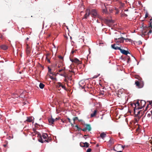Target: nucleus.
I'll list each match as a JSON object with an SVG mask.
<instances>
[{
	"instance_id": "f257e3e1",
	"label": "nucleus",
	"mask_w": 152,
	"mask_h": 152,
	"mask_svg": "<svg viewBox=\"0 0 152 152\" xmlns=\"http://www.w3.org/2000/svg\"><path fill=\"white\" fill-rule=\"evenodd\" d=\"M38 137L39 141L42 143L44 142H49L51 141V139L49 138V137L46 133H43L42 135L40 134H38Z\"/></svg>"
},
{
	"instance_id": "f03ea898",
	"label": "nucleus",
	"mask_w": 152,
	"mask_h": 152,
	"mask_svg": "<svg viewBox=\"0 0 152 152\" xmlns=\"http://www.w3.org/2000/svg\"><path fill=\"white\" fill-rule=\"evenodd\" d=\"M148 29V27H144L143 28V30L142 31L141 36L142 37L148 34V32H147Z\"/></svg>"
},
{
	"instance_id": "7ed1b4c3",
	"label": "nucleus",
	"mask_w": 152,
	"mask_h": 152,
	"mask_svg": "<svg viewBox=\"0 0 152 152\" xmlns=\"http://www.w3.org/2000/svg\"><path fill=\"white\" fill-rule=\"evenodd\" d=\"M135 84L139 88H141L143 87V85L141 80H136L135 81Z\"/></svg>"
},
{
	"instance_id": "20e7f679",
	"label": "nucleus",
	"mask_w": 152,
	"mask_h": 152,
	"mask_svg": "<svg viewBox=\"0 0 152 152\" xmlns=\"http://www.w3.org/2000/svg\"><path fill=\"white\" fill-rule=\"evenodd\" d=\"M139 100H138L136 102H135L131 104V106L133 107H134V113L135 112V108L137 107V106H139L138 107H140L139 106H140V103H139Z\"/></svg>"
},
{
	"instance_id": "39448f33",
	"label": "nucleus",
	"mask_w": 152,
	"mask_h": 152,
	"mask_svg": "<svg viewBox=\"0 0 152 152\" xmlns=\"http://www.w3.org/2000/svg\"><path fill=\"white\" fill-rule=\"evenodd\" d=\"M103 22L108 26H110L111 24L113 23L112 20H108L106 19H104L103 20Z\"/></svg>"
},
{
	"instance_id": "423d86ee",
	"label": "nucleus",
	"mask_w": 152,
	"mask_h": 152,
	"mask_svg": "<svg viewBox=\"0 0 152 152\" xmlns=\"http://www.w3.org/2000/svg\"><path fill=\"white\" fill-rule=\"evenodd\" d=\"M98 14L96 10L93 9L90 10V14L92 17H96Z\"/></svg>"
},
{
	"instance_id": "0eeeda50",
	"label": "nucleus",
	"mask_w": 152,
	"mask_h": 152,
	"mask_svg": "<svg viewBox=\"0 0 152 152\" xmlns=\"http://www.w3.org/2000/svg\"><path fill=\"white\" fill-rule=\"evenodd\" d=\"M61 75L64 77L65 79H67L68 80H72V75L61 74Z\"/></svg>"
},
{
	"instance_id": "6e6552de",
	"label": "nucleus",
	"mask_w": 152,
	"mask_h": 152,
	"mask_svg": "<svg viewBox=\"0 0 152 152\" xmlns=\"http://www.w3.org/2000/svg\"><path fill=\"white\" fill-rule=\"evenodd\" d=\"M86 13L84 15V18H87L90 15V10L87 9L86 10Z\"/></svg>"
},
{
	"instance_id": "1a4fd4ad",
	"label": "nucleus",
	"mask_w": 152,
	"mask_h": 152,
	"mask_svg": "<svg viewBox=\"0 0 152 152\" xmlns=\"http://www.w3.org/2000/svg\"><path fill=\"white\" fill-rule=\"evenodd\" d=\"M115 40H118L119 42L120 43H123L124 40V38L123 37H117L115 38Z\"/></svg>"
},
{
	"instance_id": "9d476101",
	"label": "nucleus",
	"mask_w": 152,
	"mask_h": 152,
	"mask_svg": "<svg viewBox=\"0 0 152 152\" xmlns=\"http://www.w3.org/2000/svg\"><path fill=\"white\" fill-rule=\"evenodd\" d=\"M102 7L103 9L102 10L103 13H107V10L105 4H103Z\"/></svg>"
},
{
	"instance_id": "9b49d317",
	"label": "nucleus",
	"mask_w": 152,
	"mask_h": 152,
	"mask_svg": "<svg viewBox=\"0 0 152 152\" xmlns=\"http://www.w3.org/2000/svg\"><path fill=\"white\" fill-rule=\"evenodd\" d=\"M141 107H138L137 109H141L142 107H144V106L146 104V102H145V101L144 100H141Z\"/></svg>"
},
{
	"instance_id": "f8f14e48",
	"label": "nucleus",
	"mask_w": 152,
	"mask_h": 152,
	"mask_svg": "<svg viewBox=\"0 0 152 152\" xmlns=\"http://www.w3.org/2000/svg\"><path fill=\"white\" fill-rule=\"evenodd\" d=\"M119 50L121 53L125 55H127L128 53H129L128 51L126 50L121 48H120Z\"/></svg>"
},
{
	"instance_id": "ddd939ff",
	"label": "nucleus",
	"mask_w": 152,
	"mask_h": 152,
	"mask_svg": "<svg viewBox=\"0 0 152 152\" xmlns=\"http://www.w3.org/2000/svg\"><path fill=\"white\" fill-rule=\"evenodd\" d=\"M144 113V111L142 110H140L138 111L137 112V116L138 117H141L143 115V114Z\"/></svg>"
},
{
	"instance_id": "4468645a",
	"label": "nucleus",
	"mask_w": 152,
	"mask_h": 152,
	"mask_svg": "<svg viewBox=\"0 0 152 152\" xmlns=\"http://www.w3.org/2000/svg\"><path fill=\"white\" fill-rule=\"evenodd\" d=\"M49 123L50 125H52L53 124V123L54 122V119L52 117L49 118L48 119Z\"/></svg>"
},
{
	"instance_id": "2eb2a0df",
	"label": "nucleus",
	"mask_w": 152,
	"mask_h": 152,
	"mask_svg": "<svg viewBox=\"0 0 152 152\" xmlns=\"http://www.w3.org/2000/svg\"><path fill=\"white\" fill-rule=\"evenodd\" d=\"M111 47L113 49L115 50H119L120 48L119 47L116 45L115 44L112 45H111Z\"/></svg>"
},
{
	"instance_id": "dca6fc26",
	"label": "nucleus",
	"mask_w": 152,
	"mask_h": 152,
	"mask_svg": "<svg viewBox=\"0 0 152 152\" xmlns=\"http://www.w3.org/2000/svg\"><path fill=\"white\" fill-rule=\"evenodd\" d=\"M0 48L4 50H6L8 48V47L6 45H2L0 46Z\"/></svg>"
},
{
	"instance_id": "f3484780",
	"label": "nucleus",
	"mask_w": 152,
	"mask_h": 152,
	"mask_svg": "<svg viewBox=\"0 0 152 152\" xmlns=\"http://www.w3.org/2000/svg\"><path fill=\"white\" fill-rule=\"evenodd\" d=\"M100 136L102 139H104L106 137V134L105 133L103 132L100 134Z\"/></svg>"
},
{
	"instance_id": "a211bd4d",
	"label": "nucleus",
	"mask_w": 152,
	"mask_h": 152,
	"mask_svg": "<svg viewBox=\"0 0 152 152\" xmlns=\"http://www.w3.org/2000/svg\"><path fill=\"white\" fill-rule=\"evenodd\" d=\"M86 128L87 130H88L89 131H90L91 130V126L89 124H86Z\"/></svg>"
},
{
	"instance_id": "6ab92c4d",
	"label": "nucleus",
	"mask_w": 152,
	"mask_h": 152,
	"mask_svg": "<svg viewBox=\"0 0 152 152\" xmlns=\"http://www.w3.org/2000/svg\"><path fill=\"white\" fill-rule=\"evenodd\" d=\"M74 62L78 64H81V62L77 58H75L74 59Z\"/></svg>"
},
{
	"instance_id": "aec40b11",
	"label": "nucleus",
	"mask_w": 152,
	"mask_h": 152,
	"mask_svg": "<svg viewBox=\"0 0 152 152\" xmlns=\"http://www.w3.org/2000/svg\"><path fill=\"white\" fill-rule=\"evenodd\" d=\"M97 113V110H95L93 113L91 114V117H93L95 116L96 115Z\"/></svg>"
},
{
	"instance_id": "412c9836",
	"label": "nucleus",
	"mask_w": 152,
	"mask_h": 152,
	"mask_svg": "<svg viewBox=\"0 0 152 152\" xmlns=\"http://www.w3.org/2000/svg\"><path fill=\"white\" fill-rule=\"evenodd\" d=\"M56 84V87L58 88H59L60 87H61L62 84L61 83L59 82L57 83Z\"/></svg>"
},
{
	"instance_id": "4be33fe9",
	"label": "nucleus",
	"mask_w": 152,
	"mask_h": 152,
	"mask_svg": "<svg viewBox=\"0 0 152 152\" xmlns=\"http://www.w3.org/2000/svg\"><path fill=\"white\" fill-rule=\"evenodd\" d=\"M32 117H27V119L26 121L29 122H31L32 121Z\"/></svg>"
},
{
	"instance_id": "5701e85b",
	"label": "nucleus",
	"mask_w": 152,
	"mask_h": 152,
	"mask_svg": "<svg viewBox=\"0 0 152 152\" xmlns=\"http://www.w3.org/2000/svg\"><path fill=\"white\" fill-rule=\"evenodd\" d=\"M89 144L87 142H85L84 143V144L83 145L84 147H86V148H88L89 146Z\"/></svg>"
},
{
	"instance_id": "b1692460",
	"label": "nucleus",
	"mask_w": 152,
	"mask_h": 152,
	"mask_svg": "<svg viewBox=\"0 0 152 152\" xmlns=\"http://www.w3.org/2000/svg\"><path fill=\"white\" fill-rule=\"evenodd\" d=\"M96 17H97L100 20H101L103 21V20L104 19H103L98 14H97V15H96Z\"/></svg>"
},
{
	"instance_id": "393cba45",
	"label": "nucleus",
	"mask_w": 152,
	"mask_h": 152,
	"mask_svg": "<svg viewBox=\"0 0 152 152\" xmlns=\"http://www.w3.org/2000/svg\"><path fill=\"white\" fill-rule=\"evenodd\" d=\"M45 86V85L42 83H40L39 85V87L41 89H42Z\"/></svg>"
},
{
	"instance_id": "a878e982",
	"label": "nucleus",
	"mask_w": 152,
	"mask_h": 152,
	"mask_svg": "<svg viewBox=\"0 0 152 152\" xmlns=\"http://www.w3.org/2000/svg\"><path fill=\"white\" fill-rule=\"evenodd\" d=\"M135 78H136V79H137L138 80H141L142 79V78H141L138 75H135Z\"/></svg>"
},
{
	"instance_id": "bb28decb",
	"label": "nucleus",
	"mask_w": 152,
	"mask_h": 152,
	"mask_svg": "<svg viewBox=\"0 0 152 152\" xmlns=\"http://www.w3.org/2000/svg\"><path fill=\"white\" fill-rule=\"evenodd\" d=\"M73 120L74 121V123H75V121L77 120H78L80 121H81V120H79L78 119V118L77 117H76L74 118Z\"/></svg>"
},
{
	"instance_id": "cd10ccee",
	"label": "nucleus",
	"mask_w": 152,
	"mask_h": 152,
	"mask_svg": "<svg viewBox=\"0 0 152 152\" xmlns=\"http://www.w3.org/2000/svg\"><path fill=\"white\" fill-rule=\"evenodd\" d=\"M75 127L77 128V130L78 131L81 130H82V129L80 128L77 125H75Z\"/></svg>"
},
{
	"instance_id": "c85d7f7f",
	"label": "nucleus",
	"mask_w": 152,
	"mask_h": 152,
	"mask_svg": "<svg viewBox=\"0 0 152 152\" xmlns=\"http://www.w3.org/2000/svg\"><path fill=\"white\" fill-rule=\"evenodd\" d=\"M67 119L68 120L69 122L70 123L71 126L72 127H74V125L71 123L70 119L69 118H67Z\"/></svg>"
},
{
	"instance_id": "c756f323",
	"label": "nucleus",
	"mask_w": 152,
	"mask_h": 152,
	"mask_svg": "<svg viewBox=\"0 0 152 152\" xmlns=\"http://www.w3.org/2000/svg\"><path fill=\"white\" fill-rule=\"evenodd\" d=\"M49 77L53 80H55L56 79V78L53 77L52 76L49 75Z\"/></svg>"
},
{
	"instance_id": "7c9ffc66",
	"label": "nucleus",
	"mask_w": 152,
	"mask_h": 152,
	"mask_svg": "<svg viewBox=\"0 0 152 152\" xmlns=\"http://www.w3.org/2000/svg\"><path fill=\"white\" fill-rule=\"evenodd\" d=\"M61 87H62V88L64 89V90L66 91H67V88H66V87L65 86H64L62 84V86H61Z\"/></svg>"
},
{
	"instance_id": "2f4dec72",
	"label": "nucleus",
	"mask_w": 152,
	"mask_h": 152,
	"mask_svg": "<svg viewBox=\"0 0 152 152\" xmlns=\"http://www.w3.org/2000/svg\"><path fill=\"white\" fill-rule=\"evenodd\" d=\"M124 40H125L126 42H127V41H129V42H131L132 41V40L131 39H128V38H126L125 39L124 38Z\"/></svg>"
},
{
	"instance_id": "473e14b6",
	"label": "nucleus",
	"mask_w": 152,
	"mask_h": 152,
	"mask_svg": "<svg viewBox=\"0 0 152 152\" xmlns=\"http://www.w3.org/2000/svg\"><path fill=\"white\" fill-rule=\"evenodd\" d=\"M84 144V143L83 142H80V145L81 147H84V146H83Z\"/></svg>"
},
{
	"instance_id": "72a5a7b5",
	"label": "nucleus",
	"mask_w": 152,
	"mask_h": 152,
	"mask_svg": "<svg viewBox=\"0 0 152 152\" xmlns=\"http://www.w3.org/2000/svg\"><path fill=\"white\" fill-rule=\"evenodd\" d=\"M91 148H89L87 150L86 152H91Z\"/></svg>"
},
{
	"instance_id": "f704fd0d",
	"label": "nucleus",
	"mask_w": 152,
	"mask_h": 152,
	"mask_svg": "<svg viewBox=\"0 0 152 152\" xmlns=\"http://www.w3.org/2000/svg\"><path fill=\"white\" fill-rule=\"evenodd\" d=\"M150 26L149 27H151V28H152V22L151 21L150 22Z\"/></svg>"
},
{
	"instance_id": "c9c22d12",
	"label": "nucleus",
	"mask_w": 152,
	"mask_h": 152,
	"mask_svg": "<svg viewBox=\"0 0 152 152\" xmlns=\"http://www.w3.org/2000/svg\"><path fill=\"white\" fill-rule=\"evenodd\" d=\"M148 102L149 103V104L152 106V101H149Z\"/></svg>"
},
{
	"instance_id": "e433bc0d",
	"label": "nucleus",
	"mask_w": 152,
	"mask_h": 152,
	"mask_svg": "<svg viewBox=\"0 0 152 152\" xmlns=\"http://www.w3.org/2000/svg\"><path fill=\"white\" fill-rule=\"evenodd\" d=\"M58 58L59 59H60L61 60L63 59V57L61 56H59Z\"/></svg>"
},
{
	"instance_id": "4c0bfd02",
	"label": "nucleus",
	"mask_w": 152,
	"mask_h": 152,
	"mask_svg": "<svg viewBox=\"0 0 152 152\" xmlns=\"http://www.w3.org/2000/svg\"><path fill=\"white\" fill-rule=\"evenodd\" d=\"M115 42L116 43V44L117 45H118L119 43V42L118 41V40H115Z\"/></svg>"
},
{
	"instance_id": "58836bf2",
	"label": "nucleus",
	"mask_w": 152,
	"mask_h": 152,
	"mask_svg": "<svg viewBox=\"0 0 152 152\" xmlns=\"http://www.w3.org/2000/svg\"><path fill=\"white\" fill-rule=\"evenodd\" d=\"M48 72L50 73V74L51 72V69L49 68V67H48Z\"/></svg>"
},
{
	"instance_id": "ea45409f",
	"label": "nucleus",
	"mask_w": 152,
	"mask_h": 152,
	"mask_svg": "<svg viewBox=\"0 0 152 152\" xmlns=\"http://www.w3.org/2000/svg\"><path fill=\"white\" fill-rule=\"evenodd\" d=\"M67 80H68L67 79H64V81L65 82H66V83H68V81Z\"/></svg>"
},
{
	"instance_id": "a19ab883",
	"label": "nucleus",
	"mask_w": 152,
	"mask_h": 152,
	"mask_svg": "<svg viewBox=\"0 0 152 152\" xmlns=\"http://www.w3.org/2000/svg\"><path fill=\"white\" fill-rule=\"evenodd\" d=\"M148 13H146L145 15V18H147V17H148Z\"/></svg>"
},
{
	"instance_id": "79ce46f5",
	"label": "nucleus",
	"mask_w": 152,
	"mask_h": 152,
	"mask_svg": "<svg viewBox=\"0 0 152 152\" xmlns=\"http://www.w3.org/2000/svg\"><path fill=\"white\" fill-rule=\"evenodd\" d=\"M81 130L83 131L84 132H86V131L87 129H86L85 128H84V129H82Z\"/></svg>"
},
{
	"instance_id": "37998d69",
	"label": "nucleus",
	"mask_w": 152,
	"mask_h": 152,
	"mask_svg": "<svg viewBox=\"0 0 152 152\" xmlns=\"http://www.w3.org/2000/svg\"><path fill=\"white\" fill-rule=\"evenodd\" d=\"M59 118H56V119H54V122L57 121L58 120H59Z\"/></svg>"
},
{
	"instance_id": "c03bdc74",
	"label": "nucleus",
	"mask_w": 152,
	"mask_h": 152,
	"mask_svg": "<svg viewBox=\"0 0 152 152\" xmlns=\"http://www.w3.org/2000/svg\"><path fill=\"white\" fill-rule=\"evenodd\" d=\"M104 91H102L100 93L101 95H103L104 94Z\"/></svg>"
},
{
	"instance_id": "a18cd8bd",
	"label": "nucleus",
	"mask_w": 152,
	"mask_h": 152,
	"mask_svg": "<svg viewBox=\"0 0 152 152\" xmlns=\"http://www.w3.org/2000/svg\"><path fill=\"white\" fill-rule=\"evenodd\" d=\"M46 59L47 60V61H48L49 63H50V60L47 57H46Z\"/></svg>"
},
{
	"instance_id": "49530a36",
	"label": "nucleus",
	"mask_w": 152,
	"mask_h": 152,
	"mask_svg": "<svg viewBox=\"0 0 152 152\" xmlns=\"http://www.w3.org/2000/svg\"><path fill=\"white\" fill-rule=\"evenodd\" d=\"M26 53H27V54H28L29 53H30V51L29 50H26Z\"/></svg>"
},
{
	"instance_id": "de8ad7c7",
	"label": "nucleus",
	"mask_w": 152,
	"mask_h": 152,
	"mask_svg": "<svg viewBox=\"0 0 152 152\" xmlns=\"http://www.w3.org/2000/svg\"><path fill=\"white\" fill-rule=\"evenodd\" d=\"M130 60V58H128V60H127V63H129Z\"/></svg>"
},
{
	"instance_id": "09e8293b",
	"label": "nucleus",
	"mask_w": 152,
	"mask_h": 152,
	"mask_svg": "<svg viewBox=\"0 0 152 152\" xmlns=\"http://www.w3.org/2000/svg\"><path fill=\"white\" fill-rule=\"evenodd\" d=\"M113 140L110 139L109 142H110L111 144H113V142H112V140Z\"/></svg>"
},
{
	"instance_id": "8fccbe9b",
	"label": "nucleus",
	"mask_w": 152,
	"mask_h": 152,
	"mask_svg": "<svg viewBox=\"0 0 152 152\" xmlns=\"http://www.w3.org/2000/svg\"><path fill=\"white\" fill-rule=\"evenodd\" d=\"M152 30H150L148 32V34L149 33H151V32H152Z\"/></svg>"
},
{
	"instance_id": "3c124183",
	"label": "nucleus",
	"mask_w": 152,
	"mask_h": 152,
	"mask_svg": "<svg viewBox=\"0 0 152 152\" xmlns=\"http://www.w3.org/2000/svg\"><path fill=\"white\" fill-rule=\"evenodd\" d=\"M63 69H61L59 70V72H61L63 70Z\"/></svg>"
},
{
	"instance_id": "603ef678",
	"label": "nucleus",
	"mask_w": 152,
	"mask_h": 152,
	"mask_svg": "<svg viewBox=\"0 0 152 152\" xmlns=\"http://www.w3.org/2000/svg\"><path fill=\"white\" fill-rule=\"evenodd\" d=\"M151 116V114H148L147 115V116L148 117H150Z\"/></svg>"
},
{
	"instance_id": "864d4df0",
	"label": "nucleus",
	"mask_w": 152,
	"mask_h": 152,
	"mask_svg": "<svg viewBox=\"0 0 152 152\" xmlns=\"http://www.w3.org/2000/svg\"><path fill=\"white\" fill-rule=\"evenodd\" d=\"M50 74H51L53 75H55V73H53V72H51L50 73Z\"/></svg>"
},
{
	"instance_id": "5fc2aeb1",
	"label": "nucleus",
	"mask_w": 152,
	"mask_h": 152,
	"mask_svg": "<svg viewBox=\"0 0 152 152\" xmlns=\"http://www.w3.org/2000/svg\"><path fill=\"white\" fill-rule=\"evenodd\" d=\"M76 50H75V51H72V52H71V53L72 54H73L74 53L76 52Z\"/></svg>"
},
{
	"instance_id": "6e6d98bb",
	"label": "nucleus",
	"mask_w": 152,
	"mask_h": 152,
	"mask_svg": "<svg viewBox=\"0 0 152 152\" xmlns=\"http://www.w3.org/2000/svg\"><path fill=\"white\" fill-rule=\"evenodd\" d=\"M79 86L81 87L82 88H84V87H83V86H82L80 84H79Z\"/></svg>"
},
{
	"instance_id": "4d7b16f0",
	"label": "nucleus",
	"mask_w": 152,
	"mask_h": 152,
	"mask_svg": "<svg viewBox=\"0 0 152 152\" xmlns=\"http://www.w3.org/2000/svg\"><path fill=\"white\" fill-rule=\"evenodd\" d=\"M74 59H70L71 61H72L73 62H74Z\"/></svg>"
},
{
	"instance_id": "13d9d810",
	"label": "nucleus",
	"mask_w": 152,
	"mask_h": 152,
	"mask_svg": "<svg viewBox=\"0 0 152 152\" xmlns=\"http://www.w3.org/2000/svg\"><path fill=\"white\" fill-rule=\"evenodd\" d=\"M139 117V118H138V120H137V119H136V122L137 121H138L140 119V117Z\"/></svg>"
},
{
	"instance_id": "bf43d9fd",
	"label": "nucleus",
	"mask_w": 152,
	"mask_h": 152,
	"mask_svg": "<svg viewBox=\"0 0 152 152\" xmlns=\"http://www.w3.org/2000/svg\"><path fill=\"white\" fill-rule=\"evenodd\" d=\"M7 146V145L6 144H4V145H3V146L4 147H6Z\"/></svg>"
},
{
	"instance_id": "052dcab7",
	"label": "nucleus",
	"mask_w": 152,
	"mask_h": 152,
	"mask_svg": "<svg viewBox=\"0 0 152 152\" xmlns=\"http://www.w3.org/2000/svg\"><path fill=\"white\" fill-rule=\"evenodd\" d=\"M148 105L146 106V110H147L148 107Z\"/></svg>"
},
{
	"instance_id": "680f3d73",
	"label": "nucleus",
	"mask_w": 152,
	"mask_h": 152,
	"mask_svg": "<svg viewBox=\"0 0 152 152\" xmlns=\"http://www.w3.org/2000/svg\"><path fill=\"white\" fill-rule=\"evenodd\" d=\"M122 147L123 148V149L125 147V146L122 145Z\"/></svg>"
},
{
	"instance_id": "e2e57ef3",
	"label": "nucleus",
	"mask_w": 152,
	"mask_h": 152,
	"mask_svg": "<svg viewBox=\"0 0 152 152\" xmlns=\"http://www.w3.org/2000/svg\"><path fill=\"white\" fill-rule=\"evenodd\" d=\"M124 15H125V16H126V17H127V15H126V14H124Z\"/></svg>"
},
{
	"instance_id": "0e129e2a",
	"label": "nucleus",
	"mask_w": 152,
	"mask_h": 152,
	"mask_svg": "<svg viewBox=\"0 0 152 152\" xmlns=\"http://www.w3.org/2000/svg\"><path fill=\"white\" fill-rule=\"evenodd\" d=\"M114 1H118L119 0H113Z\"/></svg>"
},
{
	"instance_id": "69168bd1",
	"label": "nucleus",
	"mask_w": 152,
	"mask_h": 152,
	"mask_svg": "<svg viewBox=\"0 0 152 152\" xmlns=\"http://www.w3.org/2000/svg\"><path fill=\"white\" fill-rule=\"evenodd\" d=\"M28 39H29V38H28V37L27 38H26V39H27V40H28Z\"/></svg>"
},
{
	"instance_id": "338daca9",
	"label": "nucleus",
	"mask_w": 152,
	"mask_h": 152,
	"mask_svg": "<svg viewBox=\"0 0 152 152\" xmlns=\"http://www.w3.org/2000/svg\"><path fill=\"white\" fill-rule=\"evenodd\" d=\"M118 152H122L121 151H118Z\"/></svg>"
},
{
	"instance_id": "774afa93",
	"label": "nucleus",
	"mask_w": 152,
	"mask_h": 152,
	"mask_svg": "<svg viewBox=\"0 0 152 152\" xmlns=\"http://www.w3.org/2000/svg\"><path fill=\"white\" fill-rule=\"evenodd\" d=\"M152 20V18L150 19V20L151 21Z\"/></svg>"
}]
</instances>
